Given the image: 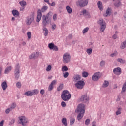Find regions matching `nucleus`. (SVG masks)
<instances>
[{
  "label": "nucleus",
  "instance_id": "f257e3e1",
  "mask_svg": "<svg viewBox=\"0 0 126 126\" xmlns=\"http://www.w3.org/2000/svg\"><path fill=\"white\" fill-rule=\"evenodd\" d=\"M85 106L84 104H81L78 106L77 109L75 110L76 113H80L77 116L78 121H80L83 118L85 113Z\"/></svg>",
  "mask_w": 126,
  "mask_h": 126
},
{
  "label": "nucleus",
  "instance_id": "f03ea898",
  "mask_svg": "<svg viewBox=\"0 0 126 126\" xmlns=\"http://www.w3.org/2000/svg\"><path fill=\"white\" fill-rule=\"evenodd\" d=\"M48 9V6H43L41 10L38 9L37 11V16L36 18V22H40L42 18V12H45Z\"/></svg>",
  "mask_w": 126,
  "mask_h": 126
},
{
  "label": "nucleus",
  "instance_id": "7ed1b4c3",
  "mask_svg": "<svg viewBox=\"0 0 126 126\" xmlns=\"http://www.w3.org/2000/svg\"><path fill=\"white\" fill-rule=\"evenodd\" d=\"M61 98L63 101H68L71 98V94L68 91H64L61 95Z\"/></svg>",
  "mask_w": 126,
  "mask_h": 126
},
{
  "label": "nucleus",
  "instance_id": "20e7f679",
  "mask_svg": "<svg viewBox=\"0 0 126 126\" xmlns=\"http://www.w3.org/2000/svg\"><path fill=\"white\" fill-rule=\"evenodd\" d=\"M19 123L20 125H22L23 126H27V124L28 123V119L25 116H20L18 117Z\"/></svg>",
  "mask_w": 126,
  "mask_h": 126
},
{
  "label": "nucleus",
  "instance_id": "39448f33",
  "mask_svg": "<svg viewBox=\"0 0 126 126\" xmlns=\"http://www.w3.org/2000/svg\"><path fill=\"white\" fill-rule=\"evenodd\" d=\"M34 19H35V14L34 13H32L27 17L26 20V24L27 25H30V24L32 23L33 21H34Z\"/></svg>",
  "mask_w": 126,
  "mask_h": 126
},
{
  "label": "nucleus",
  "instance_id": "423d86ee",
  "mask_svg": "<svg viewBox=\"0 0 126 126\" xmlns=\"http://www.w3.org/2000/svg\"><path fill=\"white\" fill-rule=\"evenodd\" d=\"M20 73V65H19V63H17L15 67V71H14L15 78L16 79H18V78H19Z\"/></svg>",
  "mask_w": 126,
  "mask_h": 126
},
{
  "label": "nucleus",
  "instance_id": "0eeeda50",
  "mask_svg": "<svg viewBox=\"0 0 126 126\" xmlns=\"http://www.w3.org/2000/svg\"><path fill=\"white\" fill-rule=\"evenodd\" d=\"M77 6H80V7H84L88 4V0H78L76 2Z\"/></svg>",
  "mask_w": 126,
  "mask_h": 126
},
{
  "label": "nucleus",
  "instance_id": "6e6552de",
  "mask_svg": "<svg viewBox=\"0 0 126 126\" xmlns=\"http://www.w3.org/2000/svg\"><path fill=\"white\" fill-rule=\"evenodd\" d=\"M98 23L101 26L100 31L104 32L106 29V22H104L103 19H100L98 21Z\"/></svg>",
  "mask_w": 126,
  "mask_h": 126
},
{
  "label": "nucleus",
  "instance_id": "1a4fd4ad",
  "mask_svg": "<svg viewBox=\"0 0 126 126\" xmlns=\"http://www.w3.org/2000/svg\"><path fill=\"white\" fill-rule=\"evenodd\" d=\"M85 85V83L84 81L80 80L75 83V86L78 89H82Z\"/></svg>",
  "mask_w": 126,
  "mask_h": 126
},
{
  "label": "nucleus",
  "instance_id": "9d476101",
  "mask_svg": "<svg viewBox=\"0 0 126 126\" xmlns=\"http://www.w3.org/2000/svg\"><path fill=\"white\" fill-rule=\"evenodd\" d=\"M71 57L68 53H65L63 56V62L64 63H68L70 61Z\"/></svg>",
  "mask_w": 126,
  "mask_h": 126
},
{
  "label": "nucleus",
  "instance_id": "9b49d317",
  "mask_svg": "<svg viewBox=\"0 0 126 126\" xmlns=\"http://www.w3.org/2000/svg\"><path fill=\"white\" fill-rule=\"evenodd\" d=\"M92 79L93 81H98L100 79V72H96L92 76Z\"/></svg>",
  "mask_w": 126,
  "mask_h": 126
},
{
  "label": "nucleus",
  "instance_id": "f8f14e48",
  "mask_svg": "<svg viewBox=\"0 0 126 126\" xmlns=\"http://www.w3.org/2000/svg\"><path fill=\"white\" fill-rule=\"evenodd\" d=\"M50 21H51V20L47 19L46 17V15L42 16V24L43 26H46Z\"/></svg>",
  "mask_w": 126,
  "mask_h": 126
},
{
  "label": "nucleus",
  "instance_id": "ddd939ff",
  "mask_svg": "<svg viewBox=\"0 0 126 126\" xmlns=\"http://www.w3.org/2000/svg\"><path fill=\"white\" fill-rule=\"evenodd\" d=\"M89 100V97L87 96V94L83 95L80 98V101H81V102H83V103L88 102Z\"/></svg>",
  "mask_w": 126,
  "mask_h": 126
},
{
  "label": "nucleus",
  "instance_id": "4468645a",
  "mask_svg": "<svg viewBox=\"0 0 126 126\" xmlns=\"http://www.w3.org/2000/svg\"><path fill=\"white\" fill-rule=\"evenodd\" d=\"M113 73L116 75H120L122 73V69L120 67L115 68L113 69Z\"/></svg>",
  "mask_w": 126,
  "mask_h": 126
},
{
  "label": "nucleus",
  "instance_id": "2eb2a0df",
  "mask_svg": "<svg viewBox=\"0 0 126 126\" xmlns=\"http://www.w3.org/2000/svg\"><path fill=\"white\" fill-rule=\"evenodd\" d=\"M81 79V76H80L79 74H76L74 75L72 80L74 82H78V80H80Z\"/></svg>",
  "mask_w": 126,
  "mask_h": 126
},
{
  "label": "nucleus",
  "instance_id": "dca6fc26",
  "mask_svg": "<svg viewBox=\"0 0 126 126\" xmlns=\"http://www.w3.org/2000/svg\"><path fill=\"white\" fill-rule=\"evenodd\" d=\"M111 12H112V9L111 8H108L106 10V13L104 14V16H110Z\"/></svg>",
  "mask_w": 126,
  "mask_h": 126
},
{
  "label": "nucleus",
  "instance_id": "f3484780",
  "mask_svg": "<svg viewBox=\"0 0 126 126\" xmlns=\"http://www.w3.org/2000/svg\"><path fill=\"white\" fill-rule=\"evenodd\" d=\"M1 86L3 90H6V88H7V83L6 81H4L1 84Z\"/></svg>",
  "mask_w": 126,
  "mask_h": 126
},
{
  "label": "nucleus",
  "instance_id": "a211bd4d",
  "mask_svg": "<svg viewBox=\"0 0 126 126\" xmlns=\"http://www.w3.org/2000/svg\"><path fill=\"white\" fill-rule=\"evenodd\" d=\"M25 95L26 96L31 97V96H33V93L32 91H28L25 93Z\"/></svg>",
  "mask_w": 126,
  "mask_h": 126
},
{
  "label": "nucleus",
  "instance_id": "6ab92c4d",
  "mask_svg": "<svg viewBox=\"0 0 126 126\" xmlns=\"http://www.w3.org/2000/svg\"><path fill=\"white\" fill-rule=\"evenodd\" d=\"M43 30L44 33V36H48V34H49V31H48V29L45 27V26L43 28Z\"/></svg>",
  "mask_w": 126,
  "mask_h": 126
},
{
  "label": "nucleus",
  "instance_id": "aec40b11",
  "mask_svg": "<svg viewBox=\"0 0 126 126\" xmlns=\"http://www.w3.org/2000/svg\"><path fill=\"white\" fill-rule=\"evenodd\" d=\"M12 67H11V66H9V67H7L5 70L4 73H5V74H7V73H8L9 72V71H11V69H12Z\"/></svg>",
  "mask_w": 126,
  "mask_h": 126
},
{
  "label": "nucleus",
  "instance_id": "412c9836",
  "mask_svg": "<svg viewBox=\"0 0 126 126\" xmlns=\"http://www.w3.org/2000/svg\"><path fill=\"white\" fill-rule=\"evenodd\" d=\"M12 13L14 16H18L19 15V12L16 10H13L12 11Z\"/></svg>",
  "mask_w": 126,
  "mask_h": 126
},
{
  "label": "nucleus",
  "instance_id": "4be33fe9",
  "mask_svg": "<svg viewBox=\"0 0 126 126\" xmlns=\"http://www.w3.org/2000/svg\"><path fill=\"white\" fill-rule=\"evenodd\" d=\"M66 10L69 14H71V13H72V8L70 7L69 6H66Z\"/></svg>",
  "mask_w": 126,
  "mask_h": 126
},
{
  "label": "nucleus",
  "instance_id": "5701e85b",
  "mask_svg": "<svg viewBox=\"0 0 126 126\" xmlns=\"http://www.w3.org/2000/svg\"><path fill=\"white\" fill-rule=\"evenodd\" d=\"M62 123L64 125V126H67V120L65 118H63L62 119Z\"/></svg>",
  "mask_w": 126,
  "mask_h": 126
},
{
  "label": "nucleus",
  "instance_id": "b1692460",
  "mask_svg": "<svg viewBox=\"0 0 126 126\" xmlns=\"http://www.w3.org/2000/svg\"><path fill=\"white\" fill-rule=\"evenodd\" d=\"M97 5H98V7L100 9V10H103V5L101 1L98 2Z\"/></svg>",
  "mask_w": 126,
  "mask_h": 126
},
{
  "label": "nucleus",
  "instance_id": "393cba45",
  "mask_svg": "<svg viewBox=\"0 0 126 126\" xmlns=\"http://www.w3.org/2000/svg\"><path fill=\"white\" fill-rule=\"evenodd\" d=\"M113 1H115V0H116V2L115 3L114 5L115 6H116V7H119L120 5H121V2H120V0H113Z\"/></svg>",
  "mask_w": 126,
  "mask_h": 126
},
{
  "label": "nucleus",
  "instance_id": "a878e982",
  "mask_svg": "<svg viewBox=\"0 0 126 126\" xmlns=\"http://www.w3.org/2000/svg\"><path fill=\"white\" fill-rule=\"evenodd\" d=\"M117 62H118L119 63H126V61H125V60H123L122 58H118L117 59Z\"/></svg>",
  "mask_w": 126,
  "mask_h": 126
},
{
  "label": "nucleus",
  "instance_id": "bb28decb",
  "mask_svg": "<svg viewBox=\"0 0 126 126\" xmlns=\"http://www.w3.org/2000/svg\"><path fill=\"white\" fill-rule=\"evenodd\" d=\"M68 70V68L66 66H63L62 68V71L64 72V71H67Z\"/></svg>",
  "mask_w": 126,
  "mask_h": 126
},
{
  "label": "nucleus",
  "instance_id": "cd10ccee",
  "mask_svg": "<svg viewBox=\"0 0 126 126\" xmlns=\"http://www.w3.org/2000/svg\"><path fill=\"white\" fill-rule=\"evenodd\" d=\"M19 3L22 7H24L26 5V2L23 0L19 2Z\"/></svg>",
  "mask_w": 126,
  "mask_h": 126
},
{
  "label": "nucleus",
  "instance_id": "c85d7f7f",
  "mask_svg": "<svg viewBox=\"0 0 126 126\" xmlns=\"http://www.w3.org/2000/svg\"><path fill=\"white\" fill-rule=\"evenodd\" d=\"M54 46L55 44H54V43H51L48 44V48H49L50 50H53V49H54Z\"/></svg>",
  "mask_w": 126,
  "mask_h": 126
},
{
  "label": "nucleus",
  "instance_id": "c756f323",
  "mask_svg": "<svg viewBox=\"0 0 126 126\" xmlns=\"http://www.w3.org/2000/svg\"><path fill=\"white\" fill-rule=\"evenodd\" d=\"M102 86L103 87H107V86H109V82L108 81H104Z\"/></svg>",
  "mask_w": 126,
  "mask_h": 126
},
{
  "label": "nucleus",
  "instance_id": "7c9ffc66",
  "mask_svg": "<svg viewBox=\"0 0 126 126\" xmlns=\"http://www.w3.org/2000/svg\"><path fill=\"white\" fill-rule=\"evenodd\" d=\"M32 95H37L38 93H39V90L35 89L33 91H32Z\"/></svg>",
  "mask_w": 126,
  "mask_h": 126
},
{
  "label": "nucleus",
  "instance_id": "2f4dec72",
  "mask_svg": "<svg viewBox=\"0 0 126 126\" xmlns=\"http://www.w3.org/2000/svg\"><path fill=\"white\" fill-rule=\"evenodd\" d=\"M63 84H60L59 86L58 87L57 90L58 91H61V90H62V89H63Z\"/></svg>",
  "mask_w": 126,
  "mask_h": 126
},
{
  "label": "nucleus",
  "instance_id": "473e14b6",
  "mask_svg": "<svg viewBox=\"0 0 126 126\" xmlns=\"http://www.w3.org/2000/svg\"><path fill=\"white\" fill-rule=\"evenodd\" d=\"M82 76L83 77H87V76H88V73H87V72L84 71L82 73Z\"/></svg>",
  "mask_w": 126,
  "mask_h": 126
},
{
  "label": "nucleus",
  "instance_id": "72a5a7b5",
  "mask_svg": "<svg viewBox=\"0 0 126 126\" xmlns=\"http://www.w3.org/2000/svg\"><path fill=\"white\" fill-rule=\"evenodd\" d=\"M121 111H122V108L120 107L118 109L117 111L116 112V114L117 115V116H118V115H120L121 113Z\"/></svg>",
  "mask_w": 126,
  "mask_h": 126
},
{
  "label": "nucleus",
  "instance_id": "f704fd0d",
  "mask_svg": "<svg viewBox=\"0 0 126 126\" xmlns=\"http://www.w3.org/2000/svg\"><path fill=\"white\" fill-rule=\"evenodd\" d=\"M88 30H89V28L86 27L84 28L82 31L83 34H85L87 32H88Z\"/></svg>",
  "mask_w": 126,
  "mask_h": 126
},
{
  "label": "nucleus",
  "instance_id": "c9c22d12",
  "mask_svg": "<svg viewBox=\"0 0 126 126\" xmlns=\"http://www.w3.org/2000/svg\"><path fill=\"white\" fill-rule=\"evenodd\" d=\"M86 52L88 54L91 55V54H92V49L91 48L87 49L86 50Z\"/></svg>",
  "mask_w": 126,
  "mask_h": 126
},
{
  "label": "nucleus",
  "instance_id": "e433bc0d",
  "mask_svg": "<svg viewBox=\"0 0 126 126\" xmlns=\"http://www.w3.org/2000/svg\"><path fill=\"white\" fill-rule=\"evenodd\" d=\"M27 35L28 39H31V37H32V33L31 32H28Z\"/></svg>",
  "mask_w": 126,
  "mask_h": 126
},
{
  "label": "nucleus",
  "instance_id": "4c0bfd02",
  "mask_svg": "<svg viewBox=\"0 0 126 126\" xmlns=\"http://www.w3.org/2000/svg\"><path fill=\"white\" fill-rule=\"evenodd\" d=\"M89 124H90V119H86V120L85 121V125H86V126H88Z\"/></svg>",
  "mask_w": 126,
  "mask_h": 126
},
{
  "label": "nucleus",
  "instance_id": "58836bf2",
  "mask_svg": "<svg viewBox=\"0 0 126 126\" xmlns=\"http://www.w3.org/2000/svg\"><path fill=\"white\" fill-rule=\"evenodd\" d=\"M16 107V104L13 103L11 105L10 108L12 110H13V109H15Z\"/></svg>",
  "mask_w": 126,
  "mask_h": 126
},
{
  "label": "nucleus",
  "instance_id": "ea45409f",
  "mask_svg": "<svg viewBox=\"0 0 126 126\" xmlns=\"http://www.w3.org/2000/svg\"><path fill=\"white\" fill-rule=\"evenodd\" d=\"M63 74H64L63 76L64 78H67L68 75H69V73L68 72H65L64 73H63Z\"/></svg>",
  "mask_w": 126,
  "mask_h": 126
},
{
  "label": "nucleus",
  "instance_id": "a19ab883",
  "mask_svg": "<svg viewBox=\"0 0 126 126\" xmlns=\"http://www.w3.org/2000/svg\"><path fill=\"white\" fill-rule=\"evenodd\" d=\"M53 18L54 21H56V20L58 19V14H54L53 16Z\"/></svg>",
  "mask_w": 126,
  "mask_h": 126
},
{
  "label": "nucleus",
  "instance_id": "79ce46f5",
  "mask_svg": "<svg viewBox=\"0 0 126 126\" xmlns=\"http://www.w3.org/2000/svg\"><path fill=\"white\" fill-rule=\"evenodd\" d=\"M54 88V87L53 85H52L51 84L49 85V86L48 87V91H52Z\"/></svg>",
  "mask_w": 126,
  "mask_h": 126
},
{
  "label": "nucleus",
  "instance_id": "37998d69",
  "mask_svg": "<svg viewBox=\"0 0 126 126\" xmlns=\"http://www.w3.org/2000/svg\"><path fill=\"white\" fill-rule=\"evenodd\" d=\"M29 58L30 59H34V58H36V54L33 53L29 56Z\"/></svg>",
  "mask_w": 126,
  "mask_h": 126
},
{
  "label": "nucleus",
  "instance_id": "c03bdc74",
  "mask_svg": "<svg viewBox=\"0 0 126 126\" xmlns=\"http://www.w3.org/2000/svg\"><path fill=\"white\" fill-rule=\"evenodd\" d=\"M61 106L62 107H63V108H64V107H66V103H65V102L64 101H62L61 102Z\"/></svg>",
  "mask_w": 126,
  "mask_h": 126
},
{
  "label": "nucleus",
  "instance_id": "a18cd8bd",
  "mask_svg": "<svg viewBox=\"0 0 126 126\" xmlns=\"http://www.w3.org/2000/svg\"><path fill=\"white\" fill-rule=\"evenodd\" d=\"M75 122V119L74 118H72L70 120V125L71 126H72L74 124V122Z\"/></svg>",
  "mask_w": 126,
  "mask_h": 126
},
{
  "label": "nucleus",
  "instance_id": "49530a36",
  "mask_svg": "<svg viewBox=\"0 0 126 126\" xmlns=\"http://www.w3.org/2000/svg\"><path fill=\"white\" fill-rule=\"evenodd\" d=\"M126 82H125L123 85V86L122 88V91H123V92L126 91Z\"/></svg>",
  "mask_w": 126,
  "mask_h": 126
},
{
  "label": "nucleus",
  "instance_id": "de8ad7c7",
  "mask_svg": "<svg viewBox=\"0 0 126 126\" xmlns=\"http://www.w3.org/2000/svg\"><path fill=\"white\" fill-rule=\"evenodd\" d=\"M56 83H57V80H53L51 82V83L50 84L51 85H52L53 86H54V85H56Z\"/></svg>",
  "mask_w": 126,
  "mask_h": 126
},
{
  "label": "nucleus",
  "instance_id": "09e8293b",
  "mask_svg": "<svg viewBox=\"0 0 126 126\" xmlns=\"http://www.w3.org/2000/svg\"><path fill=\"white\" fill-rule=\"evenodd\" d=\"M52 69V66L48 65L47 68H46V71H50Z\"/></svg>",
  "mask_w": 126,
  "mask_h": 126
},
{
  "label": "nucleus",
  "instance_id": "8fccbe9b",
  "mask_svg": "<svg viewBox=\"0 0 126 126\" xmlns=\"http://www.w3.org/2000/svg\"><path fill=\"white\" fill-rule=\"evenodd\" d=\"M53 51H59V48H58V47L56 45H54L53 48Z\"/></svg>",
  "mask_w": 126,
  "mask_h": 126
},
{
  "label": "nucleus",
  "instance_id": "3c124183",
  "mask_svg": "<svg viewBox=\"0 0 126 126\" xmlns=\"http://www.w3.org/2000/svg\"><path fill=\"white\" fill-rule=\"evenodd\" d=\"M12 110L9 108H8L5 111V113L6 114H9V112H10V111H12Z\"/></svg>",
  "mask_w": 126,
  "mask_h": 126
},
{
  "label": "nucleus",
  "instance_id": "603ef678",
  "mask_svg": "<svg viewBox=\"0 0 126 126\" xmlns=\"http://www.w3.org/2000/svg\"><path fill=\"white\" fill-rule=\"evenodd\" d=\"M126 45H125L123 43H122L120 46V48L121 49H125L126 48Z\"/></svg>",
  "mask_w": 126,
  "mask_h": 126
},
{
  "label": "nucleus",
  "instance_id": "864d4df0",
  "mask_svg": "<svg viewBox=\"0 0 126 126\" xmlns=\"http://www.w3.org/2000/svg\"><path fill=\"white\" fill-rule=\"evenodd\" d=\"M16 86L18 88H20V87H21V83L20 82H17Z\"/></svg>",
  "mask_w": 126,
  "mask_h": 126
},
{
  "label": "nucleus",
  "instance_id": "5fc2aeb1",
  "mask_svg": "<svg viewBox=\"0 0 126 126\" xmlns=\"http://www.w3.org/2000/svg\"><path fill=\"white\" fill-rule=\"evenodd\" d=\"M47 15L51 18L53 16V12H49Z\"/></svg>",
  "mask_w": 126,
  "mask_h": 126
},
{
  "label": "nucleus",
  "instance_id": "6e6d98bb",
  "mask_svg": "<svg viewBox=\"0 0 126 126\" xmlns=\"http://www.w3.org/2000/svg\"><path fill=\"white\" fill-rule=\"evenodd\" d=\"M105 61H102L101 62H100V66H104V65H105Z\"/></svg>",
  "mask_w": 126,
  "mask_h": 126
},
{
  "label": "nucleus",
  "instance_id": "4d7b16f0",
  "mask_svg": "<svg viewBox=\"0 0 126 126\" xmlns=\"http://www.w3.org/2000/svg\"><path fill=\"white\" fill-rule=\"evenodd\" d=\"M83 13V15H87V11L86 10H83L82 12Z\"/></svg>",
  "mask_w": 126,
  "mask_h": 126
},
{
  "label": "nucleus",
  "instance_id": "13d9d810",
  "mask_svg": "<svg viewBox=\"0 0 126 126\" xmlns=\"http://www.w3.org/2000/svg\"><path fill=\"white\" fill-rule=\"evenodd\" d=\"M14 122H15V119H12L11 121L10 122V125H12L14 124Z\"/></svg>",
  "mask_w": 126,
  "mask_h": 126
},
{
  "label": "nucleus",
  "instance_id": "bf43d9fd",
  "mask_svg": "<svg viewBox=\"0 0 126 126\" xmlns=\"http://www.w3.org/2000/svg\"><path fill=\"white\" fill-rule=\"evenodd\" d=\"M56 28H57V26L56 25V24H53L52 25V29L53 30H55V29H56Z\"/></svg>",
  "mask_w": 126,
  "mask_h": 126
},
{
  "label": "nucleus",
  "instance_id": "052dcab7",
  "mask_svg": "<svg viewBox=\"0 0 126 126\" xmlns=\"http://www.w3.org/2000/svg\"><path fill=\"white\" fill-rule=\"evenodd\" d=\"M44 2H46V3H47V4H49V5H51L49 0H44Z\"/></svg>",
  "mask_w": 126,
  "mask_h": 126
},
{
  "label": "nucleus",
  "instance_id": "680f3d73",
  "mask_svg": "<svg viewBox=\"0 0 126 126\" xmlns=\"http://www.w3.org/2000/svg\"><path fill=\"white\" fill-rule=\"evenodd\" d=\"M40 94H42V95H44L45 94V90L44 89L41 90Z\"/></svg>",
  "mask_w": 126,
  "mask_h": 126
},
{
  "label": "nucleus",
  "instance_id": "e2e57ef3",
  "mask_svg": "<svg viewBox=\"0 0 126 126\" xmlns=\"http://www.w3.org/2000/svg\"><path fill=\"white\" fill-rule=\"evenodd\" d=\"M3 124H4V120H2L0 123V126H3Z\"/></svg>",
  "mask_w": 126,
  "mask_h": 126
},
{
  "label": "nucleus",
  "instance_id": "0e129e2a",
  "mask_svg": "<svg viewBox=\"0 0 126 126\" xmlns=\"http://www.w3.org/2000/svg\"><path fill=\"white\" fill-rule=\"evenodd\" d=\"M113 39H117L118 38V35L117 34H114L113 35Z\"/></svg>",
  "mask_w": 126,
  "mask_h": 126
},
{
  "label": "nucleus",
  "instance_id": "69168bd1",
  "mask_svg": "<svg viewBox=\"0 0 126 126\" xmlns=\"http://www.w3.org/2000/svg\"><path fill=\"white\" fill-rule=\"evenodd\" d=\"M92 126H96V121H93L92 122Z\"/></svg>",
  "mask_w": 126,
  "mask_h": 126
},
{
  "label": "nucleus",
  "instance_id": "338daca9",
  "mask_svg": "<svg viewBox=\"0 0 126 126\" xmlns=\"http://www.w3.org/2000/svg\"><path fill=\"white\" fill-rule=\"evenodd\" d=\"M49 5H51V6H55L56 5V3H55V2H53Z\"/></svg>",
  "mask_w": 126,
  "mask_h": 126
},
{
  "label": "nucleus",
  "instance_id": "774afa93",
  "mask_svg": "<svg viewBox=\"0 0 126 126\" xmlns=\"http://www.w3.org/2000/svg\"><path fill=\"white\" fill-rule=\"evenodd\" d=\"M45 17H46L47 19H49V20H51V18H50V17L48 16L47 15H45Z\"/></svg>",
  "mask_w": 126,
  "mask_h": 126
}]
</instances>
